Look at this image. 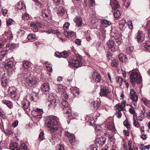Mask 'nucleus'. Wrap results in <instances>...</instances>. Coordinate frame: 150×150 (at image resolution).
<instances>
[{
    "instance_id": "13",
    "label": "nucleus",
    "mask_w": 150,
    "mask_h": 150,
    "mask_svg": "<svg viewBox=\"0 0 150 150\" xmlns=\"http://www.w3.org/2000/svg\"><path fill=\"white\" fill-rule=\"evenodd\" d=\"M21 105L25 111H28L30 110V102L28 100L23 99L21 102Z\"/></svg>"
},
{
    "instance_id": "10",
    "label": "nucleus",
    "mask_w": 150,
    "mask_h": 150,
    "mask_svg": "<svg viewBox=\"0 0 150 150\" xmlns=\"http://www.w3.org/2000/svg\"><path fill=\"white\" fill-rule=\"evenodd\" d=\"M130 98L133 101L132 104L135 107L137 106V100L138 97L135 94V92L134 90L132 89H131L130 93Z\"/></svg>"
},
{
    "instance_id": "19",
    "label": "nucleus",
    "mask_w": 150,
    "mask_h": 150,
    "mask_svg": "<svg viewBox=\"0 0 150 150\" xmlns=\"http://www.w3.org/2000/svg\"><path fill=\"white\" fill-rule=\"evenodd\" d=\"M145 36L144 34L142 32H139L138 34V35L137 36V38L138 41L139 43L143 41L145 39Z\"/></svg>"
},
{
    "instance_id": "32",
    "label": "nucleus",
    "mask_w": 150,
    "mask_h": 150,
    "mask_svg": "<svg viewBox=\"0 0 150 150\" xmlns=\"http://www.w3.org/2000/svg\"><path fill=\"white\" fill-rule=\"evenodd\" d=\"M102 26L104 27H106L111 24V22L106 20H103L101 22Z\"/></svg>"
},
{
    "instance_id": "4",
    "label": "nucleus",
    "mask_w": 150,
    "mask_h": 150,
    "mask_svg": "<svg viewBox=\"0 0 150 150\" xmlns=\"http://www.w3.org/2000/svg\"><path fill=\"white\" fill-rule=\"evenodd\" d=\"M110 5L111 6L112 9L115 10L114 15L115 18L117 19L120 16V13L119 11L115 10L120 7V5L116 0H110Z\"/></svg>"
},
{
    "instance_id": "22",
    "label": "nucleus",
    "mask_w": 150,
    "mask_h": 150,
    "mask_svg": "<svg viewBox=\"0 0 150 150\" xmlns=\"http://www.w3.org/2000/svg\"><path fill=\"white\" fill-rule=\"evenodd\" d=\"M64 33L65 36L67 38L72 37L75 36V33L73 31L68 32L64 31Z\"/></svg>"
},
{
    "instance_id": "42",
    "label": "nucleus",
    "mask_w": 150,
    "mask_h": 150,
    "mask_svg": "<svg viewBox=\"0 0 150 150\" xmlns=\"http://www.w3.org/2000/svg\"><path fill=\"white\" fill-rule=\"evenodd\" d=\"M93 106L94 108L96 109H97L100 106V103L98 102L97 101L96 102H93Z\"/></svg>"
},
{
    "instance_id": "52",
    "label": "nucleus",
    "mask_w": 150,
    "mask_h": 150,
    "mask_svg": "<svg viewBox=\"0 0 150 150\" xmlns=\"http://www.w3.org/2000/svg\"><path fill=\"white\" fill-rule=\"evenodd\" d=\"M23 66L25 69H27L29 67V62L28 61H24L23 63Z\"/></svg>"
},
{
    "instance_id": "48",
    "label": "nucleus",
    "mask_w": 150,
    "mask_h": 150,
    "mask_svg": "<svg viewBox=\"0 0 150 150\" xmlns=\"http://www.w3.org/2000/svg\"><path fill=\"white\" fill-rule=\"evenodd\" d=\"M25 32L24 30H19L17 32L18 36L21 37L25 34Z\"/></svg>"
},
{
    "instance_id": "43",
    "label": "nucleus",
    "mask_w": 150,
    "mask_h": 150,
    "mask_svg": "<svg viewBox=\"0 0 150 150\" xmlns=\"http://www.w3.org/2000/svg\"><path fill=\"white\" fill-rule=\"evenodd\" d=\"M19 150H28L27 146L24 143L21 144V146L19 148Z\"/></svg>"
},
{
    "instance_id": "35",
    "label": "nucleus",
    "mask_w": 150,
    "mask_h": 150,
    "mask_svg": "<svg viewBox=\"0 0 150 150\" xmlns=\"http://www.w3.org/2000/svg\"><path fill=\"white\" fill-rule=\"evenodd\" d=\"M119 59L122 62H125L126 61L127 58L124 54L122 53H120L119 56Z\"/></svg>"
},
{
    "instance_id": "63",
    "label": "nucleus",
    "mask_w": 150,
    "mask_h": 150,
    "mask_svg": "<svg viewBox=\"0 0 150 150\" xmlns=\"http://www.w3.org/2000/svg\"><path fill=\"white\" fill-rule=\"evenodd\" d=\"M128 24L129 28L131 29H132L133 28L132 21H129L128 22Z\"/></svg>"
},
{
    "instance_id": "26",
    "label": "nucleus",
    "mask_w": 150,
    "mask_h": 150,
    "mask_svg": "<svg viewBox=\"0 0 150 150\" xmlns=\"http://www.w3.org/2000/svg\"><path fill=\"white\" fill-rule=\"evenodd\" d=\"M10 148L11 150H19V149L17 143L14 142H11L10 144Z\"/></svg>"
},
{
    "instance_id": "44",
    "label": "nucleus",
    "mask_w": 150,
    "mask_h": 150,
    "mask_svg": "<svg viewBox=\"0 0 150 150\" xmlns=\"http://www.w3.org/2000/svg\"><path fill=\"white\" fill-rule=\"evenodd\" d=\"M6 35L7 36V39L9 41L12 38H13L12 33L11 32H6Z\"/></svg>"
},
{
    "instance_id": "23",
    "label": "nucleus",
    "mask_w": 150,
    "mask_h": 150,
    "mask_svg": "<svg viewBox=\"0 0 150 150\" xmlns=\"http://www.w3.org/2000/svg\"><path fill=\"white\" fill-rule=\"evenodd\" d=\"M126 22L125 20L122 19L119 22V28L122 31L124 30L125 29V26Z\"/></svg>"
},
{
    "instance_id": "58",
    "label": "nucleus",
    "mask_w": 150,
    "mask_h": 150,
    "mask_svg": "<svg viewBox=\"0 0 150 150\" xmlns=\"http://www.w3.org/2000/svg\"><path fill=\"white\" fill-rule=\"evenodd\" d=\"M57 148L58 149V150H64V148L62 144H59V145H57Z\"/></svg>"
},
{
    "instance_id": "29",
    "label": "nucleus",
    "mask_w": 150,
    "mask_h": 150,
    "mask_svg": "<svg viewBox=\"0 0 150 150\" xmlns=\"http://www.w3.org/2000/svg\"><path fill=\"white\" fill-rule=\"evenodd\" d=\"M65 12V11L63 8L62 6H59L58 8L57 13L59 16H62Z\"/></svg>"
},
{
    "instance_id": "53",
    "label": "nucleus",
    "mask_w": 150,
    "mask_h": 150,
    "mask_svg": "<svg viewBox=\"0 0 150 150\" xmlns=\"http://www.w3.org/2000/svg\"><path fill=\"white\" fill-rule=\"evenodd\" d=\"M134 126L138 128L140 127V125L138 121H137L135 119V118H134V122L133 123Z\"/></svg>"
},
{
    "instance_id": "15",
    "label": "nucleus",
    "mask_w": 150,
    "mask_h": 150,
    "mask_svg": "<svg viewBox=\"0 0 150 150\" xmlns=\"http://www.w3.org/2000/svg\"><path fill=\"white\" fill-rule=\"evenodd\" d=\"M110 94V92L108 88L107 87H104L101 89L100 96L108 97Z\"/></svg>"
},
{
    "instance_id": "6",
    "label": "nucleus",
    "mask_w": 150,
    "mask_h": 150,
    "mask_svg": "<svg viewBox=\"0 0 150 150\" xmlns=\"http://www.w3.org/2000/svg\"><path fill=\"white\" fill-rule=\"evenodd\" d=\"M102 126L107 129L111 130L112 131H114L115 127L113 122L108 119L105 121L102 124Z\"/></svg>"
},
{
    "instance_id": "47",
    "label": "nucleus",
    "mask_w": 150,
    "mask_h": 150,
    "mask_svg": "<svg viewBox=\"0 0 150 150\" xmlns=\"http://www.w3.org/2000/svg\"><path fill=\"white\" fill-rule=\"evenodd\" d=\"M122 113L120 111H116V112L115 113V116L118 118H120L122 116Z\"/></svg>"
},
{
    "instance_id": "36",
    "label": "nucleus",
    "mask_w": 150,
    "mask_h": 150,
    "mask_svg": "<svg viewBox=\"0 0 150 150\" xmlns=\"http://www.w3.org/2000/svg\"><path fill=\"white\" fill-rule=\"evenodd\" d=\"M71 113V111L68 114V116L69 117H70V119L72 118H76L78 116V113L76 112H73V113Z\"/></svg>"
},
{
    "instance_id": "3",
    "label": "nucleus",
    "mask_w": 150,
    "mask_h": 150,
    "mask_svg": "<svg viewBox=\"0 0 150 150\" xmlns=\"http://www.w3.org/2000/svg\"><path fill=\"white\" fill-rule=\"evenodd\" d=\"M131 82L133 85L135 83L140 84L142 81V77L138 72L135 71H132L130 76Z\"/></svg>"
},
{
    "instance_id": "8",
    "label": "nucleus",
    "mask_w": 150,
    "mask_h": 150,
    "mask_svg": "<svg viewBox=\"0 0 150 150\" xmlns=\"http://www.w3.org/2000/svg\"><path fill=\"white\" fill-rule=\"evenodd\" d=\"M30 26L34 32H37L38 30V29L42 27L40 21H39L35 22H31L30 24Z\"/></svg>"
},
{
    "instance_id": "45",
    "label": "nucleus",
    "mask_w": 150,
    "mask_h": 150,
    "mask_svg": "<svg viewBox=\"0 0 150 150\" xmlns=\"http://www.w3.org/2000/svg\"><path fill=\"white\" fill-rule=\"evenodd\" d=\"M134 47L133 46H130L126 49V52L127 54H129L134 50Z\"/></svg>"
},
{
    "instance_id": "18",
    "label": "nucleus",
    "mask_w": 150,
    "mask_h": 150,
    "mask_svg": "<svg viewBox=\"0 0 150 150\" xmlns=\"http://www.w3.org/2000/svg\"><path fill=\"white\" fill-rule=\"evenodd\" d=\"M65 135L68 137V138L69 139V141L71 143L75 142V137L73 134L68 132H66Z\"/></svg>"
},
{
    "instance_id": "24",
    "label": "nucleus",
    "mask_w": 150,
    "mask_h": 150,
    "mask_svg": "<svg viewBox=\"0 0 150 150\" xmlns=\"http://www.w3.org/2000/svg\"><path fill=\"white\" fill-rule=\"evenodd\" d=\"M10 148L11 150H19V149L17 143L14 142H11L10 144Z\"/></svg>"
},
{
    "instance_id": "60",
    "label": "nucleus",
    "mask_w": 150,
    "mask_h": 150,
    "mask_svg": "<svg viewBox=\"0 0 150 150\" xmlns=\"http://www.w3.org/2000/svg\"><path fill=\"white\" fill-rule=\"evenodd\" d=\"M129 111L130 113L133 114L134 115L135 114L134 109L133 108H130L129 109Z\"/></svg>"
},
{
    "instance_id": "61",
    "label": "nucleus",
    "mask_w": 150,
    "mask_h": 150,
    "mask_svg": "<svg viewBox=\"0 0 150 150\" xmlns=\"http://www.w3.org/2000/svg\"><path fill=\"white\" fill-rule=\"evenodd\" d=\"M142 111L141 112V114L143 115H145V114L146 113V109L143 106L142 107Z\"/></svg>"
},
{
    "instance_id": "46",
    "label": "nucleus",
    "mask_w": 150,
    "mask_h": 150,
    "mask_svg": "<svg viewBox=\"0 0 150 150\" xmlns=\"http://www.w3.org/2000/svg\"><path fill=\"white\" fill-rule=\"evenodd\" d=\"M145 47L148 50L150 49V42L149 41H146L144 44Z\"/></svg>"
},
{
    "instance_id": "11",
    "label": "nucleus",
    "mask_w": 150,
    "mask_h": 150,
    "mask_svg": "<svg viewBox=\"0 0 150 150\" xmlns=\"http://www.w3.org/2000/svg\"><path fill=\"white\" fill-rule=\"evenodd\" d=\"M61 103L64 107L63 108L64 112L65 114H69L71 111V109L68 102L65 100H63L61 101Z\"/></svg>"
},
{
    "instance_id": "51",
    "label": "nucleus",
    "mask_w": 150,
    "mask_h": 150,
    "mask_svg": "<svg viewBox=\"0 0 150 150\" xmlns=\"http://www.w3.org/2000/svg\"><path fill=\"white\" fill-rule=\"evenodd\" d=\"M35 37V35L30 34H29L28 36V38L30 41L32 42L33 41Z\"/></svg>"
},
{
    "instance_id": "20",
    "label": "nucleus",
    "mask_w": 150,
    "mask_h": 150,
    "mask_svg": "<svg viewBox=\"0 0 150 150\" xmlns=\"http://www.w3.org/2000/svg\"><path fill=\"white\" fill-rule=\"evenodd\" d=\"M106 138L105 137H101L99 138H97L96 139V144L97 145H103L105 141Z\"/></svg>"
},
{
    "instance_id": "7",
    "label": "nucleus",
    "mask_w": 150,
    "mask_h": 150,
    "mask_svg": "<svg viewBox=\"0 0 150 150\" xmlns=\"http://www.w3.org/2000/svg\"><path fill=\"white\" fill-rule=\"evenodd\" d=\"M110 35L114 37L116 40H117L120 42H122V39L118 33V30L115 27H112L111 30Z\"/></svg>"
},
{
    "instance_id": "59",
    "label": "nucleus",
    "mask_w": 150,
    "mask_h": 150,
    "mask_svg": "<svg viewBox=\"0 0 150 150\" xmlns=\"http://www.w3.org/2000/svg\"><path fill=\"white\" fill-rule=\"evenodd\" d=\"M81 40L78 39H76L75 41V43L79 45H81Z\"/></svg>"
},
{
    "instance_id": "2",
    "label": "nucleus",
    "mask_w": 150,
    "mask_h": 150,
    "mask_svg": "<svg viewBox=\"0 0 150 150\" xmlns=\"http://www.w3.org/2000/svg\"><path fill=\"white\" fill-rule=\"evenodd\" d=\"M76 59H72L68 61L70 67H73L77 68L82 65L83 59L82 57L78 54L75 55Z\"/></svg>"
},
{
    "instance_id": "1",
    "label": "nucleus",
    "mask_w": 150,
    "mask_h": 150,
    "mask_svg": "<svg viewBox=\"0 0 150 150\" xmlns=\"http://www.w3.org/2000/svg\"><path fill=\"white\" fill-rule=\"evenodd\" d=\"M45 125L51 132H55L61 126L59 118L56 116L50 115L46 117Z\"/></svg>"
},
{
    "instance_id": "57",
    "label": "nucleus",
    "mask_w": 150,
    "mask_h": 150,
    "mask_svg": "<svg viewBox=\"0 0 150 150\" xmlns=\"http://www.w3.org/2000/svg\"><path fill=\"white\" fill-rule=\"evenodd\" d=\"M124 125L126 126L127 128L128 129L130 128V126L128 124V122L127 120H125L123 122Z\"/></svg>"
},
{
    "instance_id": "38",
    "label": "nucleus",
    "mask_w": 150,
    "mask_h": 150,
    "mask_svg": "<svg viewBox=\"0 0 150 150\" xmlns=\"http://www.w3.org/2000/svg\"><path fill=\"white\" fill-rule=\"evenodd\" d=\"M118 65V62L116 59H113L111 62V65L114 67H117Z\"/></svg>"
},
{
    "instance_id": "14",
    "label": "nucleus",
    "mask_w": 150,
    "mask_h": 150,
    "mask_svg": "<svg viewBox=\"0 0 150 150\" xmlns=\"http://www.w3.org/2000/svg\"><path fill=\"white\" fill-rule=\"evenodd\" d=\"M59 101L53 98L48 101V106L49 108H54L58 104Z\"/></svg>"
},
{
    "instance_id": "54",
    "label": "nucleus",
    "mask_w": 150,
    "mask_h": 150,
    "mask_svg": "<svg viewBox=\"0 0 150 150\" xmlns=\"http://www.w3.org/2000/svg\"><path fill=\"white\" fill-rule=\"evenodd\" d=\"M145 115H143L140 114L139 116L137 117V119L138 120L142 121L145 118Z\"/></svg>"
},
{
    "instance_id": "37",
    "label": "nucleus",
    "mask_w": 150,
    "mask_h": 150,
    "mask_svg": "<svg viewBox=\"0 0 150 150\" xmlns=\"http://www.w3.org/2000/svg\"><path fill=\"white\" fill-rule=\"evenodd\" d=\"M117 82L120 84V86L122 85V83H125L126 80H123L122 78L120 77H117L116 78Z\"/></svg>"
},
{
    "instance_id": "28",
    "label": "nucleus",
    "mask_w": 150,
    "mask_h": 150,
    "mask_svg": "<svg viewBox=\"0 0 150 150\" xmlns=\"http://www.w3.org/2000/svg\"><path fill=\"white\" fill-rule=\"evenodd\" d=\"M17 8L20 10L25 9V6L22 2L21 1L19 2L17 6Z\"/></svg>"
},
{
    "instance_id": "39",
    "label": "nucleus",
    "mask_w": 150,
    "mask_h": 150,
    "mask_svg": "<svg viewBox=\"0 0 150 150\" xmlns=\"http://www.w3.org/2000/svg\"><path fill=\"white\" fill-rule=\"evenodd\" d=\"M7 36L6 35V32H5L1 36V39L2 40V41L3 42H6L9 41L8 40H7Z\"/></svg>"
},
{
    "instance_id": "49",
    "label": "nucleus",
    "mask_w": 150,
    "mask_h": 150,
    "mask_svg": "<svg viewBox=\"0 0 150 150\" xmlns=\"http://www.w3.org/2000/svg\"><path fill=\"white\" fill-rule=\"evenodd\" d=\"M8 81L6 79H3L1 81V85L3 87H5L7 85Z\"/></svg>"
},
{
    "instance_id": "21",
    "label": "nucleus",
    "mask_w": 150,
    "mask_h": 150,
    "mask_svg": "<svg viewBox=\"0 0 150 150\" xmlns=\"http://www.w3.org/2000/svg\"><path fill=\"white\" fill-rule=\"evenodd\" d=\"M108 47L111 49V51L114 52L115 51V48L116 47L115 45L114 42L112 40L108 41L107 42Z\"/></svg>"
},
{
    "instance_id": "16",
    "label": "nucleus",
    "mask_w": 150,
    "mask_h": 150,
    "mask_svg": "<svg viewBox=\"0 0 150 150\" xmlns=\"http://www.w3.org/2000/svg\"><path fill=\"white\" fill-rule=\"evenodd\" d=\"M41 16L45 21H47L50 19V12L48 10H44L42 11Z\"/></svg>"
},
{
    "instance_id": "27",
    "label": "nucleus",
    "mask_w": 150,
    "mask_h": 150,
    "mask_svg": "<svg viewBox=\"0 0 150 150\" xmlns=\"http://www.w3.org/2000/svg\"><path fill=\"white\" fill-rule=\"evenodd\" d=\"M41 88L42 91H49L50 87L48 83H44L41 86Z\"/></svg>"
},
{
    "instance_id": "34",
    "label": "nucleus",
    "mask_w": 150,
    "mask_h": 150,
    "mask_svg": "<svg viewBox=\"0 0 150 150\" xmlns=\"http://www.w3.org/2000/svg\"><path fill=\"white\" fill-rule=\"evenodd\" d=\"M142 101L143 103L147 107L150 108V101L145 98H143Z\"/></svg>"
},
{
    "instance_id": "33",
    "label": "nucleus",
    "mask_w": 150,
    "mask_h": 150,
    "mask_svg": "<svg viewBox=\"0 0 150 150\" xmlns=\"http://www.w3.org/2000/svg\"><path fill=\"white\" fill-rule=\"evenodd\" d=\"M2 102L3 104L6 105L10 108H11L13 107L12 103L8 100H3L2 101Z\"/></svg>"
},
{
    "instance_id": "56",
    "label": "nucleus",
    "mask_w": 150,
    "mask_h": 150,
    "mask_svg": "<svg viewBox=\"0 0 150 150\" xmlns=\"http://www.w3.org/2000/svg\"><path fill=\"white\" fill-rule=\"evenodd\" d=\"M39 140H42L44 139L45 137L44 134L43 132H41L39 134Z\"/></svg>"
},
{
    "instance_id": "12",
    "label": "nucleus",
    "mask_w": 150,
    "mask_h": 150,
    "mask_svg": "<svg viewBox=\"0 0 150 150\" xmlns=\"http://www.w3.org/2000/svg\"><path fill=\"white\" fill-rule=\"evenodd\" d=\"M17 89L14 87H10L8 90V95L11 98H15L16 96Z\"/></svg>"
},
{
    "instance_id": "64",
    "label": "nucleus",
    "mask_w": 150,
    "mask_h": 150,
    "mask_svg": "<svg viewBox=\"0 0 150 150\" xmlns=\"http://www.w3.org/2000/svg\"><path fill=\"white\" fill-rule=\"evenodd\" d=\"M12 20L11 19H8L6 21V24L8 26L10 25H11L12 23Z\"/></svg>"
},
{
    "instance_id": "62",
    "label": "nucleus",
    "mask_w": 150,
    "mask_h": 150,
    "mask_svg": "<svg viewBox=\"0 0 150 150\" xmlns=\"http://www.w3.org/2000/svg\"><path fill=\"white\" fill-rule=\"evenodd\" d=\"M18 122L17 120H16L12 124V126L14 127H16L18 125Z\"/></svg>"
},
{
    "instance_id": "5",
    "label": "nucleus",
    "mask_w": 150,
    "mask_h": 150,
    "mask_svg": "<svg viewBox=\"0 0 150 150\" xmlns=\"http://www.w3.org/2000/svg\"><path fill=\"white\" fill-rule=\"evenodd\" d=\"M27 74L29 76L26 78V83L30 86L36 84L37 82L36 78L33 75L30 76V73L29 72Z\"/></svg>"
},
{
    "instance_id": "30",
    "label": "nucleus",
    "mask_w": 150,
    "mask_h": 150,
    "mask_svg": "<svg viewBox=\"0 0 150 150\" xmlns=\"http://www.w3.org/2000/svg\"><path fill=\"white\" fill-rule=\"evenodd\" d=\"M75 22L78 26H79L82 24V18L80 17H76L75 18Z\"/></svg>"
},
{
    "instance_id": "31",
    "label": "nucleus",
    "mask_w": 150,
    "mask_h": 150,
    "mask_svg": "<svg viewBox=\"0 0 150 150\" xmlns=\"http://www.w3.org/2000/svg\"><path fill=\"white\" fill-rule=\"evenodd\" d=\"M124 107L120 103H119L117 104L114 108V109L116 111H120V112L121 111L124 110Z\"/></svg>"
},
{
    "instance_id": "41",
    "label": "nucleus",
    "mask_w": 150,
    "mask_h": 150,
    "mask_svg": "<svg viewBox=\"0 0 150 150\" xmlns=\"http://www.w3.org/2000/svg\"><path fill=\"white\" fill-rule=\"evenodd\" d=\"M69 55V53L67 52H63L61 53V57L63 58H67Z\"/></svg>"
},
{
    "instance_id": "50",
    "label": "nucleus",
    "mask_w": 150,
    "mask_h": 150,
    "mask_svg": "<svg viewBox=\"0 0 150 150\" xmlns=\"http://www.w3.org/2000/svg\"><path fill=\"white\" fill-rule=\"evenodd\" d=\"M6 66L8 67L9 68H11L13 66V62L11 61H10L8 62L7 61V62H6Z\"/></svg>"
},
{
    "instance_id": "25",
    "label": "nucleus",
    "mask_w": 150,
    "mask_h": 150,
    "mask_svg": "<svg viewBox=\"0 0 150 150\" xmlns=\"http://www.w3.org/2000/svg\"><path fill=\"white\" fill-rule=\"evenodd\" d=\"M10 148L11 150H19V149L17 143L14 142H11L10 144Z\"/></svg>"
},
{
    "instance_id": "9",
    "label": "nucleus",
    "mask_w": 150,
    "mask_h": 150,
    "mask_svg": "<svg viewBox=\"0 0 150 150\" xmlns=\"http://www.w3.org/2000/svg\"><path fill=\"white\" fill-rule=\"evenodd\" d=\"M10 44H7L6 45V47L2 50L0 53V60L1 61H3L2 59L4 58L5 56L7 54L8 51L10 50Z\"/></svg>"
},
{
    "instance_id": "55",
    "label": "nucleus",
    "mask_w": 150,
    "mask_h": 150,
    "mask_svg": "<svg viewBox=\"0 0 150 150\" xmlns=\"http://www.w3.org/2000/svg\"><path fill=\"white\" fill-rule=\"evenodd\" d=\"M70 25V23L69 22L65 23L63 26V28L64 30H67Z\"/></svg>"
},
{
    "instance_id": "17",
    "label": "nucleus",
    "mask_w": 150,
    "mask_h": 150,
    "mask_svg": "<svg viewBox=\"0 0 150 150\" xmlns=\"http://www.w3.org/2000/svg\"><path fill=\"white\" fill-rule=\"evenodd\" d=\"M101 78L100 74L97 72H95L93 74L91 80L96 82H99L101 80Z\"/></svg>"
},
{
    "instance_id": "40",
    "label": "nucleus",
    "mask_w": 150,
    "mask_h": 150,
    "mask_svg": "<svg viewBox=\"0 0 150 150\" xmlns=\"http://www.w3.org/2000/svg\"><path fill=\"white\" fill-rule=\"evenodd\" d=\"M30 16L27 13H25L22 16V19L24 20H28L30 19Z\"/></svg>"
}]
</instances>
